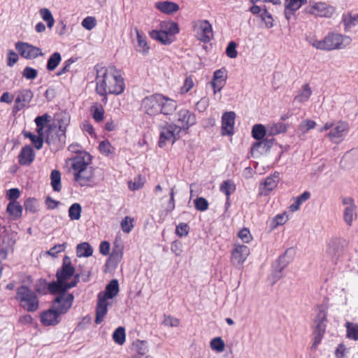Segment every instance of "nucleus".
<instances>
[{
  "instance_id": "f257e3e1",
  "label": "nucleus",
  "mask_w": 358,
  "mask_h": 358,
  "mask_svg": "<svg viewBox=\"0 0 358 358\" xmlns=\"http://www.w3.org/2000/svg\"><path fill=\"white\" fill-rule=\"evenodd\" d=\"M96 91L99 95L121 94L124 89V80L115 66L96 65Z\"/></svg>"
},
{
  "instance_id": "f03ea898",
  "label": "nucleus",
  "mask_w": 358,
  "mask_h": 358,
  "mask_svg": "<svg viewBox=\"0 0 358 358\" xmlns=\"http://www.w3.org/2000/svg\"><path fill=\"white\" fill-rule=\"evenodd\" d=\"M75 267L71 264V258L64 256L61 267L56 272L57 281L48 284V288L51 294L66 292L76 287L80 281V273L75 274Z\"/></svg>"
},
{
  "instance_id": "7ed1b4c3",
  "label": "nucleus",
  "mask_w": 358,
  "mask_h": 358,
  "mask_svg": "<svg viewBox=\"0 0 358 358\" xmlns=\"http://www.w3.org/2000/svg\"><path fill=\"white\" fill-rule=\"evenodd\" d=\"M91 163L92 156L87 152H80L69 161L73 179L81 187L88 186L92 182L94 170Z\"/></svg>"
},
{
  "instance_id": "20e7f679",
  "label": "nucleus",
  "mask_w": 358,
  "mask_h": 358,
  "mask_svg": "<svg viewBox=\"0 0 358 358\" xmlns=\"http://www.w3.org/2000/svg\"><path fill=\"white\" fill-rule=\"evenodd\" d=\"M308 43L317 50L331 51L343 49L351 43V38L340 33L329 32L324 38L317 39L315 36L306 38Z\"/></svg>"
},
{
  "instance_id": "39448f33",
  "label": "nucleus",
  "mask_w": 358,
  "mask_h": 358,
  "mask_svg": "<svg viewBox=\"0 0 358 358\" xmlns=\"http://www.w3.org/2000/svg\"><path fill=\"white\" fill-rule=\"evenodd\" d=\"M349 129V124L345 121L327 122L322 127L319 129V132L322 133L329 131L326 137L332 143L338 144L345 138Z\"/></svg>"
},
{
  "instance_id": "423d86ee",
  "label": "nucleus",
  "mask_w": 358,
  "mask_h": 358,
  "mask_svg": "<svg viewBox=\"0 0 358 358\" xmlns=\"http://www.w3.org/2000/svg\"><path fill=\"white\" fill-rule=\"evenodd\" d=\"M16 299L20 307L28 312H35L38 309L37 294L27 286L22 285L17 289Z\"/></svg>"
},
{
  "instance_id": "0eeeda50",
  "label": "nucleus",
  "mask_w": 358,
  "mask_h": 358,
  "mask_svg": "<svg viewBox=\"0 0 358 358\" xmlns=\"http://www.w3.org/2000/svg\"><path fill=\"white\" fill-rule=\"evenodd\" d=\"M160 135L158 145L163 148L167 143L173 144L179 138L181 127L176 124H166L159 127Z\"/></svg>"
},
{
  "instance_id": "6e6552de",
  "label": "nucleus",
  "mask_w": 358,
  "mask_h": 358,
  "mask_svg": "<svg viewBox=\"0 0 358 358\" xmlns=\"http://www.w3.org/2000/svg\"><path fill=\"white\" fill-rule=\"evenodd\" d=\"M327 311L324 307H318V312L313 323L314 341L313 346L315 348L317 347L323 338L327 327Z\"/></svg>"
},
{
  "instance_id": "1a4fd4ad",
  "label": "nucleus",
  "mask_w": 358,
  "mask_h": 358,
  "mask_svg": "<svg viewBox=\"0 0 358 358\" xmlns=\"http://www.w3.org/2000/svg\"><path fill=\"white\" fill-rule=\"evenodd\" d=\"M306 11L316 17H331L334 13L335 9L324 2L319 1L310 3L306 8Z\"/></svg>"
},
{
  "instance_id": "9d476101",
  "label": "nucleus",
  "mask_w": 358,
  "mask_h": 358,
  "mask_svg": "<svg viewBox=\"0 0 358 358\" xmlns=\"http://www.w3.org/2000/svg\"><path fill=\"white\" fill-rule=\"evenodd\" d=\"M59 295L55 299L52 308L60 315L66 313L72 306L74 296L72 294L57 292Z\"/></svg>"
},
{
  "instance_id": "9b49d317",
  "label": "nucleus",
  "mask_w": 358,
  "mask_h": 358,
  "mask_svg": "<svg viewBox=\"0 0 358 358\" xmlns=\"http://www.w3.org/2000/svg\"><path fill=\"white\" fill-rule=\"evenodd\" d=\"M161 94H155L146 96L142 101L141 107L145 113L149 115L160 114Z\"/></svg>"
},
{
  "instance_id": "f8f14e48",
  "label": "nucleus",
  "mask_w": 358,
  "mask_h": 358,
  "mask_svg": "<svg viewBox=\"0 0 358 358\" xmlns=\"http://www.w3.org/2000/svg\"><path fill=\"white\" fill-rule=\"evenodd\" d=\"M15 47L20 56L27 59H33L43 55L39 48L26 42H17Z\"/></svg>"
},
{
  "instance_id": "ddd939ff",
  "label": "nucleus",
  "mask_w": 358,
  "mask_h": 358,
  "mask_svg": "<svg viewBox=\"0 0 358 358\" xmlns=\"http://www.w3.org/2000/svg\"><path fill=\"white\" fill-rule=\"evenodd\" d=\"M194 30L198 40L203 43H208L213 36L212 26L208 20H199L195 26Z\"/></svg>"
},
{
  "instance_id": "4468645a",
  "label": "nucleus",
  "mask_w": 358,
  "mask_h": 358,
  "mask_svg": "<svg viewBox=\"0 0 358 358\" xmlns=\"http://www.w3.org/2000/svg\"><path fill=\"white\" fill-rule=\"evenodd\" d=\"M250 255V249L245 245H235L231 251V262L236 267H241Z\"/></svg>"
},
{
  "instance_id": "2eb2a0df",
  "label": "nucleus",
  "mask_w": 358,
  "mask_h": 358,
  "mask_svg": "<svg viewBox=\"0 0 358 358\" xmlns=\"http://www.w3.org/2000/svg\"><path fill=\"white\" fill-rule=\"evenodd\" d=\"M227 71L224 68L215 71L212 80L210 82V85L215 94L221 92L227 83Z\"/></svg>"
},
{
  "instance_id": "dca6fc26",
  "label": "nucleus",
  "mask_w": 358,
  "mask_h": 358,
  "mask_svg": "<svg viewBox=\"0 0 358 358\" xmlns=\"http://www.w3.org/2000/svg\"><path fill=\"white\" fill-rule=\"evenodd\" d=\"M34 94L29 89L20 90L15 101L13 112L17 113L27 106L32 100Z\"/></svg>"
},
{
  "instance_id": "f3484780",
  "label": "nucleus",
  "mask_w": 358,
  "mask_h": 358,
  "mask_svg": "<svg viewBox=\"0 0 358 358\" xmlns=\"http://www.w3.org/2000/svg\"><path fill=\"white\" fill-rule=\"evenodd\" d=\"M236 113L233 111L225 112L222 116V134L231 136L234 134Z\"/></svg>"
},
{
  "instance_id": "a211bd4d",
  "label": "nucleus",
  "mask_w": 358,
  "mask_h": 358,
  "mask_svg": "<svg viewBox=\"0 0 358 358\" xmlns=\"http://www.w3.org/2000/svg\"><path fill=\"white\" fill-rule=\"evenodd\" d=\"M178 122L181 124V130L188 129L189 127L196 123V117L194 113L187 109H181L178 112Z\"/></svg>"
},
{
  "instance_id": "6ab92c4d",
  "label": "nucleus",
  "mask_w": 358,
  "mask_h": 358,
  "mask_svg": "<svg viewBox=\"0 0 358 358\" xmlns=\"http://www.w3.org/2000/svg\"><path fill=\"white\" fill-rule=\"evenodd\" d=\"M60 314L52 308L41 313V322L45 326H55L60 322Z\"/></svg>"
},
{
  "instance_id": "aec40b11",
  "label": "nucleus",
  "mask_w": 358,
  "mask_h": 358,
  "mask_svg": "<svg viewBox=\"0 0 358 358\" xmlns=\"http://www.w3.org/2000/svg\"><path fill=\"white\" fill-rule=\"evenodd\" d=\"M108 302L107 299L97 296L95 323L101 324L108 313Z\"/></svg>"
},
{
  "instance_id": "412c9836",
  "label": "nucleus",
  "mask_w": 358,
  "mask_h": 358,
  "mask_svg": "<svg viewBox=\"0 0 358 358\" xmlns=\"http://www.w3.org/2000/svg\"><path fill=\"white\" fill-rule=\"evenodd\" d=\"M35 159V152L30 145L23 147L18 155L19 164L22 166H28Z\"/></svg>"
},
{
  "instance_id": "4be33fe9",
  "label": "nucleus",
  "mask_w": 358,
  "mask_h": 358,
  "mask_svg": "<svg viewBox=\"0 0 358 358\" xmlns=\"http://www.w3.org/2000/svg\"><path fill=\"white\" fill-rule=\"evenodd\" d=\"M160 114L164 115H172L177 108V103L173 99L161 94Z\"/></svg>"
},
{
  "instance_id": "5701e85b",
  "label": "nucleus",
  "mask_w": 358,
  "mask_h": 358,
  "mask_svg": "<svg viewBox=\"0 0 358 358\" xmlns=\"http://www.w3.org/2000/svg\"><path fill=\"white\" fill-rule=\"evenodd\" d=\"M307 0H285V16L289 20L292 15L299 10Z\"/></svg>"
},
{
  "instance_id": "b1692460",
  "label": "nucleus",
  "mask_w": 358,
  "mask_h": 358,
  "mask_svg": "<svg viewBox=\"0 0 358 358\" xmlns=\"http://www.w3.org/2000/svg\"><path fill=\"white\" fill-rule=\"evenodd\" d=\"M279 176L278 172H275L271 176L267 177L260 187L261 193L267 194L269 192L273 190L279 182Z\"/></svg>"
},
{
  "instance_id": "393cba45",
  "label": "nucleus",
  "mask_w": 358,
  "mask_h": 358,
  "mask_svg": "<svg viewBox=\"0 0 358 358\" xmlns=\"http://www.w3.org/2000/svg\"><path fill=\"white\" fill-rule=\"evenodd\" d=\"M119 290L118 281L116 279H113L106 285L105 291L99 292L98 296L108 300L117 296Z\"/></svg>"
},
{
  "instance_id": "a878e982",
  "label": "nucleus",
  "mask_w": 358,
  "mask_h": 358,
  "mask_svg": "<svg viewBox=\"0 0 358 358\" xmlns=\"http://www.w3.org/2000/svg\"><path fill=\"white\" fill-rule=\"evenodd\" d=\"M66 131L58 129L55 134V137L48 135L46 143L49 145H55L57 148H62L66 144Z\"/></svg>"
},
{
  "instance_id": "bb28decb",
  "label": "nucleus",
  "mask_w": 358,
  "mask_h": 358,
  "mask_svg": "<svg viewBox=\"0 0 358 358\" xmlns=\"http://www.w3.org/2000/svg\"><path fill=\"white\" fill-rule=\"evenodd\" d=\"M342 23L344 25V30L345 31H349L354 27L358 26V13H343Z\"/></svg>"
},
{
  "instance_id": "cd10ccee",
  "label": "nucleus",
  "mask_w": 358,
  "mask_h": 358,
  "mask_svg": "<svg viewBox=\"0 0 358 358\" xmlns=\"http://www.w3.org/2000/svg\"><path fill=\"white\" fill-rule=\"evenodd\" d=\"M155 7L161 12L168 15L173 14L179 10V6L177 3L168 1L157 2Z\"/></svg>"
},
{
  "instance_id": "c85d7f7f",
  "label": "nucleus",
  "mask_w": 358,
  "mask_h": 358,
  "mask_svg": "<svg viewBox=\"0 0 358 358\" xmlns=\"http://www.w3.org/2000/svg\"><path fill=\"white\" fill-rule=\"evenodd\" d=\"M160 30L173 38V36L179 32V27L176 22L163 21L160 23Z\"/></svg>"
},
{
  "instance_id": "c756f323",
  "label": "nucleus",
  "mask_w": 358,
  "mask_h": 358,
  "mask_svg": "<svg viewBox=\"0 0 358 358\" xmlns=\"http://www.w3.org/2000/svg\"><path fill=\"white\" fill-rule=\"evenodd\" d=\"M310 198V193L308 191H305L301 194L293 199V203L289 206V210L292 212H296L300 206Z\"/></svg>"
},
{
  "instance_id": "7c9ffc66",
  "label": "nucleus",
  "mask_w": 358,
  "mask_h": 358,
  "mask_svg": "<svg viewBox=\"0 0 358 358\" xmlns=\"http://www.w3.org/2000/svg\"><path fill=\"white\" fill-rule=\"evenodd\" d=\"M6 210L13 220H17L22 215V207L17 201H10Z\"/></svg>"
},
{
  "instance_id": "2f4dec72",
  "label": "nucleus",
  "mask_w": 358,
  "mask_h": 358,
  "mask_svg": "<svg viewBox=\"0 0 358 358\" xmlns=\"http://www.w3.org/2000/svg\"><path fill=\"white\" fill-rule=\"evenodd\" d=\"M150 36L152 38L161 42L164 45H169L173 42V38L160 29L152 30L150 32Z\"/></svg>"
},
{
  "instance_id": "473e14b6",
  "label": "nucleus",
  "mask_w": 358,
  "mask_h": 358,
  "mask_svg": "<svg viewBox=\"0 0 358 358\" xmlns=\"http://www.w3.org/2000/svg\"><path fill=\"white\" fill-rule=\"evenodd\" d=\"M273 143L271 141L264 139L258 142L255 143L251 148L252 152L262 153L263 152H267L272 146Z\"/></svg>"
},
{
  "instance_id": "72a5a7b5",
  "label": "nucleus",
  "mask_w": 358,
  "mask_h": 358,
  "mask_svg": "<svg viewBox=\"0 0 358 358\" xmlns=\"http://www.w3.org/2000/svg\"><path fill=\"white\" fill-rule=\"evenodd\" d=\"M285 255H282L278 258V265L275 268V270L271 275L273 283H275L282 277V272L287 265L285 262Z\"/></svg>"
},
{
  "instance_id": "f704fd0d",
  "label": "nucleus",
  "mask_w": 358,
  "mask_h": 358,
  "mask_svg": "<svg viewBox=\"0 0 358 358\" xmlns=\"http://www.w3.org/2000/svg\"><path fill=\"white\" fill-rule=\"evenodd\" d=\"M136 32L137 35V45L136 49L139 52L146 54L150 49L147 43L146 36L141 34L138 29H136Z\"/></svg>"
},
{
  "instance_id": "c9c22d12",
  "label": "nucleus",
  "mask_w": 358,
  "mask_h": 358,
  "mask_svg": "<svg viewBox=\"0 0 358 358\" xmlns=\"http://www.w3.org/2000/svg\"><path fill=\"white\" fill-rule=\"evenodd\" d=\"M76 253H77V256L79 257H88L92 255L93 248L91 247V245L88 243L83 242L77 245Z\"/></svg>"
},
{
  "instance_id": "e433bc0d",
  "label": "nucleus",
  "mask_w": 358,
  "mask_h": 358,
  "mask_svg": "<svg viewBox=\"0 0 358 358\" xmlns=\"http://www.w3.org/2000/svg\"><path fill=\"white\" fill-rule=\"evenodd\" d=\"M90 112L93 119L99 122L103 120L104 109L101 104L94 103L90 108Z\"/></svg>"
},
{
  "instance_id": "4c0bfd02",
  "label": "nucleus",
  "mask_w": 358,
  "mask_h": 358,
  "mask_svg": "<svg viewBox=\"0 0 358 358\" xmlns=\"http://www.w3.org/2000/svg\"><path fill=\"white\" fill-rule=\"evenodd\" d=\"M62 61V57L59 52H55L52 54L47 62L46 69L49 71H54Z\"/></svg>"
},
{
  "instance_id": "58836bf2",
  "label": "nucleus",
  "mask_w": 358,
  "mask_h": 358,
  "mask_svg": "<svg viewBox=\"0 0 358 358\" xmlns=\"http://www.w3.org/2000/svg\"><path fill=\"white\" fill-rule=\"evenodd\" d=\"M312 94V90L309 85L306 84L302 87L301 91L294 97V101L299 103L307 101Z\"/></svg>"
},
{
  "instance_id": "ea45409f",
  "label": "nucleus",
  "mask_w": 358,
  "mask_h": 358,
  "mask_svg": "<svg viewBox=\"0 0 358 358\" xmlns=\"http://www.w3.org/2000/svg\"><path fill=\"white\" fill-rule=\"evenodd\" d=\"M51 185L55 192H59L62 189L61 173L58 170H52L50 174Z\"/></svg>"
},
{
  "instance_id": "a19ab883",
  "label": "nucleus",
  "mask_w": 358,
  "mask_h": 358,
  "mask_svg": "<svg viewBox=\"0 0 358 358\" xmlns=\"http://www.w3.org/2000/svg\"><path fill=\"white\" fill-rule=\"evenodd\" d=\"M346 337L349 339L358 341V324L347 322Z\"/></svg>"
},
{
  "instance_id": "79ce46f5",
  "label": "nucleus",
  "mask_w": 358,
  "mask_h": 358,
  "mask_svg": "<svg viewBox=\"0 0 358 358\" xmlns=\"http://www.w3.org/2000/svg\"><path fill=\"white\" fill-rule=\"evenodd\" d=\"M82 207L80 203H74L69 208V217L71 220H78L80 218Z\"/></svg>"
},
{
  "instance_id": "37998d69",
  "label": "nucleus",
  "mask_w": 358,
  "mask_h": 358,
  "mask_svg": "<svg viewBox=\"0 0 358 358\" xmlns=\"http://www.w3.org/2000/svg\"><path fill=\"white\" fill-rule=\"evenodd\" d=\"M55 121L58 129L66 131L70 122V117L66 114L58 115Z\"/></svg>"
},
{
  "instance_id": "c03bdc74",
  "label": "nucleus",
  "mask_w": 358,
  "mask_h": 358,
  "mask_svg": "<svg viewBox=\"0 0 358 358\" xmlns=\"http://www.w3.org/2000/svg\"><path fill=\"white\" fill-rule=\"evenodd\" d=\"M24 136L26 138H29L31 142L34 144V147L37 150H40L42 148L43 145V138L41 136H38L37 135H35L31 132H24Z\"/></svg>"
},
{
  "instance_id": "a18cd8bd",
  "label": "nucleus",
  "mask_w": 358,
  "mask_h": 358,
  "mask_svg": "<svg viewBox=\"0 0 358 358\" xmlns=\"http://www.w3.org/2000/svg\"><path fill=\"white\" fill-rule=\"evenodd\" d=\"M356 206H347L343 212V220L349 226L352 225L354 216L356 215Z\"/></svg>"
},
{
  "instance_id": "49530a36",
  "label": "nucleus",
  "mask_w": 358,
  "mask_h": 358,
  "mask_svg": "<svg viewBox=\"0 0 358 358\" xmlns=\"http://www.w3.org/2000/svg\"><path fill=\"white\" fill-rule=\"evenodd\" d=\"M210 346L213 350L222 352L224 350L225 343L221 337H215L210 341Z\"/></svg>"
},
{
  "instance_id": "de8ad7c7",
  "label": "nucleus",
  "mask_w": 358,
  "mask_h": 358,
  "mask_svg": "<svg viewBox=\"0 0 358 358\" xmlns=\"http://www.w3.org/2000/svg\"><path fill=\"white\" fill-rule=\"evenodd\" d=\"M40 15L42 19L47 22L48 27L52 28L55 23L54 17L48 8H41L40 10Z\"/></svg>"
},
{
  "instance_id": "09e8293b",
  "label": "nucleus",
  "mask_w": 358,
  "mask_h": 358,
  "mask_svg": "<svg viewBox=\"0 0 358 358\" xmlns=\"http://www.w3.org/2000/svg\"><path fill=\"white\" fill-rule=\"evenodd\" d=\"M113 338L116 343L122 345L125 341L124 328L122 327L117 328L113 334Z\"/></svg>"
},
{
  "instance_id": "8fccbe9b",
  "label": "nucleus",
  "mask_w": 358,
  "mask_h": 358,
  "mask_svg": "<svg viewBox=\"0 0 358 358\" xmlns=\"http://www.w3.org/2000/svg\"><path fill=\"white\" fill-rule=\"evenodd\" d=\"M220 190L224 193L226 196H229L230 194L235 191V185L231 180H225L220 185Z\"/></svg>"
},
{
  "instance_id": "3c124183",
  "label": "nucleus",
  "mask_w": 358,
  "mask_h": 358,
  "mask_svg": "<svg viewBox=\"0 0 358 358\" xmlns=\"http://www.w3.org/2000/svg\"><path fill=\"white\" fill-rule=\"evenodd\" d=\"M266 134V130L262 124H255L252 129V136L255 139L261 140Z\"/></svg>"
},
{
  "instance_id": "603ef678",
  "label": "nucleus",
  "mask_w": 358,
  "mask_h": 358,
  "mask_svg": "<svg viewBox=\"0 0 358 358\" xmlns=\"http://www.w3.org/2000/svg\"><path fill=\"white\" fill-rule=\"evenodd\" d=\"M316 126V122L311 120H303L299 125V131L302 134H306L308 130L314 129Z\"/></svg>"
},
{
  "instance_id": "864d4df0",
  "label": "nucleus",
  "mask_w": 358,
  "mask_h": 358,
  "mask_svg": "<svg viewBox=\"0 0 358 358\" xmlns=\"http://www.w3.org/2000/svg\"><path fill=\"white\" fill-rule=\"evenodd\" d=\"M99 148L101 153L106 156H109L110 155L113 154L114 150V148L108 141H101L99 143Z\"/></svg>"
},
{
  "instance_id": "5fc2aeb1",
  "label": "nucleus",
  "mask_w": 358,
  "mask_h": 358,
  "mask_svg": "<svg viewBox=\"0 0 358 358\" xmlns=\"http://www.w3.org/2000/svg\"><path fill=\"white\" fill-rule=\"evenodd\" d=\"M134 219L129 216H126L121 222V228L123 232L129 233L134 227Z\"/></svg>"
},
{
  "instance_id": "6e6d98bb",
  "label": "nucleus",
  "mask_w": 358,
  "mask_h": 358,
  "mask_svg": "<svg viewBox=\"0 0 358 358\" xmlns=\"http://www.w3.org/2000/svg\"><path fill=\"white\" fill-rule=\"evenodd\" d=\"M123 256V246L122 245H115L113 252L110 255V259L117 262H120Z\"/></svg>"
},
{
  "instance_id": "4d7b16f0",
  "label": "nucleus",
  "mask_w": 358,
  "mask_h": 358,
  "mask_svg": "<svg viewBox=\"0 0 358 358\" xmlns=\"http://www.w3.org/2000/svg\"><path fill=\"white\" fill-rule=\"evenodd\" d=\"M260 17L262 20L265 23V26L266 28L270 29L273 26V19L272 15L266 10V9H264L260 14Z\"/></svg>"
},
{
  "instance_id": "13d9d810",
  "label": "nucleus",
  "mask_w": 358,
  "mask_h": 358,
  "mask_svg": "<svg viewBox=\"0 0 358 358\" xmlns=\"http://www.w3.org/2000/svg\"><path fill=\"white\" fill-rule=\"evenodd\" d=\"M194 206L196 210L200 211H205L208 208V202L203 197H198L194 201Z\"/></svg>"
},
{
  "instance_id": "bf43d9fd",
  "label": "nucleus",
  "mask_w": 358,
  "mask_h": 358,
  "mask_svg": "<svg viewBox=\"0 0 358 358\" xmlns=\"http://www.w3.org/2000/svg\"><path fill=\"white\" fill-rule=\"evenodd\" d=\"M134 345L140 355H145L148 352V343L145 341H137Z\"/></svg>"
},
{
  "instance_id": "052dcab7",
  "label": "nucleus",
  "mask_w": 358,
  "mask_h": 358,
  "mask_svg": "<svg viewBox=\"0 0 358 358\" xmlns=\"http://www.w3.org/2000/svg\"><path fill=\"white\" fill-rule=\"evenodd\" d=\"M287 125L282 122L274 123L271 127V132L273 134H279L285 133L287 131Z\"/></svg>"
},
{
  "instance_id": "680f3d73",
  "label": "nucleus",
  "mask_w": 358,
  "mask_h": 358,
  "mask_svg": "<svg viewBox=\"0 0 358 358\" xmlns=\"http://www.w3.org/2000/svg\"><path fill=\"white\" fill-rule=\"evenodd\" d=\"M162 324L166 327H178L180 324L179 320L171 315H164Z\"/></svg>"
},
{
  "instance_id": "e2e57ef3",
  "label": "nucleus",
  "mask_w": 358,
  "mask_h": 358,
  "mask_svg": "<svg viewBox=\"0 0 358 358\" xmlns=\"http://www.w3.org/2000/svg\"><path fill=\"white\" fill-rule=\"evenodd\" d=\"M37 76V71L32 67L26 66L22 71V76L27 80H34Z\"/></svg>"
},
{
  "instance_id": "0e129e2a",
  "label": "nucleus",
  "mask_w": 358,
  "mask_h": 358,
  "mask_svg": "<svg viewBox=\"0 0 358 358\" xmlns=\"http://www.w3.org/2000/svg\"><path fill=\"white\" fill-rule=\"evenodd\" d=\"M51 120V116L48 115V113H45L41 116H37L35 118V123L36 124V127H45V125L50 122Z\"/></svg>"
},
{
  "instance_id": "69168bd1",
  "label": "nucleus",
  "mask_w": 358,
  "mask_h": 358,
  "mask_svg": "<svg viewBox=\"0 0 358 358\" xmlns=\"http://www.w3.org/2000/svg\"><path fill=\"white\" fill-rule=\"evenodd\" d=\"M96 24L94 17L88 16L82 21V26L87 30H92Z\"/></svg>"
},
{
  "instance_id": "338daca9",
  "label": "nucleus",
  "mask_w": 358,
  "mask_h": 358,
  "mask_svg": "<svg viewBox=\"0 0 358 358\" xmlns=\"http://www.w3.org/2000/svg\"><path fill=\"white\" fill-rule=\"evenodd\" d=\"M227 55L231 59L236 58L237 57V51H236V43L234 41H231L229 43L227 49H226Z\"/></svg>"
},
{
  "instance_id": "774afa93",
  "label": "nucleus",
  "mask_w": 358,
  "mask_h": 358,
  "mask_svg": "<svg viewBox=\"0 0 358 358\" xmlns=\"http://www.w3.org/2000/svg\"><path fill=\"white\" fill-rule=\"evenodd\" d=\"M189 233V226L186 223H180L178 225H177L176 229V234L180 236H185Z\"/></svg>"
}]
</instances>
